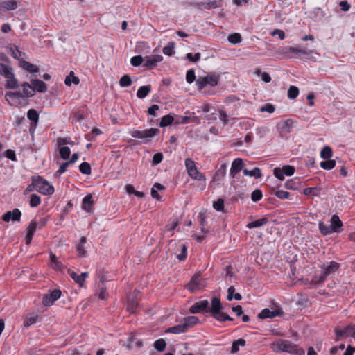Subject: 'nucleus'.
<instances>
[{
    "instance_id": "obj_5",
    "label": "nucleus",
    "mask_w": 355,
    "mask_h": 355,
    "mask_svg": "<svg viewBox=\"0 0 355 355\" xmlns=\"http://www.w3.org/2000/svg\"><path fill=\"white\" fill-rule=\"evenodd\" d=\"M159 133V130L157 128H149L144 130H135L130 132V135L134 138L142 139L143 142L147 141L154 136Z\"/></svg>"
},
{
    "instance_id": "obj_43",
    "label": "nucleus",
    "mask_w": 355,
    "mask_h": 355,
    "mask_svg": "<svg viewBox=\"0 0 355 355\" xmlns=\"http://www.w3.org/2000/svg\"><path fill=\"white\" fill-rule=\"evenodd\" d=\"M336 166V162L333 159H326L320 163V167L324 170H331Z\"/></svg>"
},
{
    "instance_id": "obj_6",
    "label": "nucleus",
    "mask_w": 355,
    "mask_h": 355,
    "mask_svg": "<svg viewBox=\"0 0 355 355\" xmlns=\"http://www.w3.org/2000/svg\"><path fill=\"white\" fill-rule=\"evenodd\" d=\"M185 166L189 175L191 178L198 181L205 182V176L198 171L195 162L191 159L187 158L185 159Z\"/></svg>"
},
{
    "instance_id": "obj_35",
    "label": "nucleus",
    "mask_w": 355,
    "mask_h": 355,
    "mask_svg": "<svg viewBox=\"0 0 355 355\" xmlns=\"http://www.w3.org/2000/svg\"><path fill=\"white\" fill-rule=\"evenodd\" d=\"M174 120H175L174 116H173L172 115H171V114L165 115L162 118L160 123H159V126L160 127L168 126V125L172 124L173 123H174Z\"/></svg>"
},
{
    "instance_id": "obj_47",
    "label": "nucleus",
    "mask_w": 355,
    "mask_h": 355,
    "mask_svg": "<svg viewBox=\"0 0 355 355\" xmlns=\"http://www.w3.org/2000/svg\"><path fill=\"white\" fill-rule=\"evenodd\" d=\"M101 130L98 128H94L89 133L87 134L85 137L89 141L95 140L96 136L101 134Z\"/></svg>"
},
{
    "instance_id": "obj_38",
    "label": "nucleus",
    "mask_w": 355,
    "mask_h": 355,
    "mask_svg": "<svg viewBox=\"0 0 355 355\" xmlns=\"http://www.w3.org/2000/svg\"><path fill=\"white\" fill-rule=\"evenodd\" d=\"M318 226L321 234L324 236L330 234L334 232L333 230H331V227L330 225H327L322 221L319 222Z\"/></svg>"
},
{
    "instance_id": "obj_3",
    "label": "nucleus",
    "mask_w": 355,
    "mask_h": 355,
    "mask_svg": "<svg viewBox=\"0 0 355 355\" xmlns=\"http://www.w3.org/2000/svg\"><path fill=\"white\" fill-rule=\"evenodd\" d=\"M32 181L33 185L39 193L44 195H51L54 193V187L42 177H33Z\"/></svg>"
},
{
    "instance_id": "obj_39",
    "label": "nucleus",
    "mask_w": 355,
    "mask_h": 355,
    "mask_svg": "<svg viewBox=\"0 0 355 355\" xmlns=\"http://www.w3.org/2000/svg\"><path fill=\"white\" fill-rule=\"evenodd\" d=\"M38 316L35 314H30L27 315L24 321V324L25 327H30L31 325L37 322Z\"/></svg>"
},
{
    "instance_id": "obj_2",
    "label": "nucleus",
    "mask_w": 355,
    "mask_h": 355,
    "mask_svg": "<svg viewBox=\"0 0 355 355\" xmlns=\"http://www.w3.org/2000/svg\"><path fill=\"white\" fill-rule=\"evenodd\" d=\"M339 263L336 261H331L329 265L324 264L321 268L322 272L320 275H315L312 279V282L315 284H320L329 275L334 274L339 268Z\"/></svg>"
},
{
    "instance_id": "obj_16",
    "label": "nucleus",
    "mask_w": 355,
    "mask_h": 355,
    "mask_svg": "<svg viewBox=\"0 0 355 355\" xmlns=\"http://www.w3.org/2000/svg\"><path fill=\"white\" fill-rule=\"evenodd\" d=\"M331 230L334 232H340L342 231L343 222L340 220L338 215H333L330 219Z\"/></svg>"
},
{
    "instance_id": "obj_41",
    "label": "nucleus",
    "mask_w": 355,
    "mask_h": 355,
    "mask_svg": "<svg viewBox=\"0 0 355 355\" xmlns=\"http://www.w3.org/2000/svg\"><path fill=\"white\" fill-rule=\"evenodd\" d=\"M5 98L7 101L13 100L15 98H23L22 93L20 91L17 92H6L5 93Z\"/></svg>"
},
{
    "instance_id": "obj_57",
    "label": "nucleus",
    "mask_w": 355,
    "mask_h": 355,
    "mask_svg": "<svg viewBox=\"0 0 355 355\" xmlns=\"http://www.w3.org/2000/svg\"><path fill=\"white\" fill-rule=\"evenodd\" d=\"M262 192L259 189H256L254 191H252L251 194V199L254 202H257L260 200L262 198Z\"/></svg>"
},
{
    "instance_id": "obj_37",
    "label": "nucleus",
    "mask_w": 355,
    "mask_h": 355,
    "mask_svg": "<svg viewBox=\"0 0 355 355\" xmlns=\"http://www.w3.org/2000/svg\"><path fill=\"white\" fill-rule=\"evenodd\" d=\"M332 155V149L329 146H324L320 151V157L324 159H329Z\"/></svg>"
},
{
    "instance_id": "obj_26",
    "label": "nucleus",
    "mask_w": 355,
    "mask_h": 355,
    "mask_svg": "<svg viewBox=\"0 0 355 355\" xmlns=\"http://www.w3.org/2000/svg\"><path fill=\"white\" fill-rule=\"evenodd\" d=\"M9 51H10V52L11 53V55L15 59H17V60H19L23 59V56L22 55H24V53H23L21 51H20L17 46L11 44L9 46Z\"/></svg>"
},
{
    "instance_id": "obj_50",
    "label": "nucleus",
    "mask_w": 355,
    "mask_h": 355,
    "mask_svg": "<svg viewBox=\"0 0 355 355\" xmlns=\"http://www.w3.org/2000/svg\"><path fill=\"white\" fill-rule=\"evenodd\" d=\"M166 345L165 340L162 338L158 339L154 343L155 348L159 352L164 351L166 347Z\"/></svg>"
},
{
    "instance_id": "obj_62",
    "label": "nucleus",
    "mask_w": 355,
    "mask_h": 355,
    "mask_svg": "<svg viewBox=\"0 0 355 355\" xmlns=\"http://www.w3.org/2000/svg\"><path fill=\"white\" fill-rule=\"evenodd\" d=\"M213 207L217 211H223L224 208V200L221 198L218 199L213 203Z\"/></svg>"
},
{
    "instance_id": "obj_54",
    "label": "nucleus",
    "mask_w": 355,
    "mask_h": 355,
    "mask_svg": "<svg viewBox=\"0 0 355 355\" xmlns=\"http://www.w3.org/2000/svg\"><path fill=\"white\" fill-rule=\"evenodd\" d=\"M71 154V150L69 147L64 146L60 148V155L63 159H67L69 158Z\"/></svg>"
},
{
    "instance_id": "obj_11",
    "label": "nucleus",
    "mask_w": 355,
    "mask_h": 355,
    "mask_svg": "<svg viewBox=\"0 0 355 355\" xmlns=\"http://www.w3.org/2000/svg\"><path fill=\"white\" fill-rule=\"evenodd\" d=\"M282 314L283 311L279 307H276L274 310H270L266 308L258 314V318L261 319L273 318L276 316H280Z\"/></svg>"
},
{
    "instance_id": "obj_20",
    "label": "nucleus",
    "mask_w": 355,
    "mask_h": 355,
    "mask_svg": "<svg viewBox=\"0 0 355 355\" xmlns=\"http://www.w3.org/2000/svg\"><path fill=\"white\" fill-rule=\"evenodd\" d=\"M31 83L33 85L35 92H44L47 90L46 85L44 82L40 80L32 79Z\"/></svg>"
},
{
    "instance_id": "obj_49",
    "label": "nucleus",
    "mask_w": 355,
    "mask_h": 355,
    "mask_svg": "<svg viewBox=\"0 0 355 355\" xmlns=\"http://www.w3.org/2000/svg\"><path fill=\"white\" fill-rule=\"evenodd\" d=\"M138 305V301L134 299L130 300V298L128 300V306H127V310L131 313H134L135 312V308Z\"/></svg>"
},
{
    "instance_id": "obj_4",
    "label": "nucleus",
    "mask_w": 355,
    "mask_h": 355,
    "mask_svg": "<svg viewBox=\"0 0 355 355\" xmlns=\"http://www.w3.org/2000/svg\"><path fill=\"white\" fill-rule=\"evenodd\" d=\"M272 345L275 349L290 354H297L300 349L296 345L286 340H278Z\"/></svg>"
},
{
    "instance_id": "obj_60",
    "label": "nucleus",
    "mask_w": 355,
    "mask_h": 355,
    "mask_svg": "<svg viewBox=\"0 0 355 355\" xmlns=\"http://www.w3.org/2000/svg\"><path fill=\"white\" fill-rule=\"evenodd\" d=\"M196 79L195 71L193 69H189L186 74V80L188 83H192Z\"/></svg>"
},
{
    "instance_id": "obj_64",
    "label": "nucleus",
    "mask_w": 355,
    "mask_h": 355,
    "mask_svg": "<svg viewBox=\"0 0 355 355\" xmlns=\"http://www.w3.org/2000/svg\"><path fill=\"white\" fill-rule=\"evenodd\" d=\"M293 121L291 119H287L282 122L281 129L282 131H286L287 132H290V128Z\"/></svg>"
},
{
    "instance_id": "obj_28",
    "label": "nucleus",
    "mask_w": 355,
    "mask_h": 355,
    "mask_svg": "<svg viewBox=\"0 0 355 355\" xmlns=\"http://www.w3.org/2000/svg\"><path fill=\"white\" fill-rule=\"evenodd\" d=\"M20 67L31 73H37L39 71V69L36 65H34L26 61H21L20 62Z\"/></svg>"
},
{
    "instance_id": "obj_29",
    "label": "nucleus",
    "mask_w": 355,
    "mask_h": 355,
    "mask_svg": "<svg viewBox=\"0 0 355 355\" xmlns=\"http://www.w3.org/2000/svg\"><path fill=\"white\" fill-rule=\"evenodd\" d=\"M243 173L245 175L254 177L256 179L261 177V170L258 167H255L251 171L245 168L243 170Z\"/></svg>"
},
{
    "instance_id": "obj_22",
    "label": "nucleus",
    "mask_w": 355,
    "mask_h": 355,
    "mask_svg": "<svg viewBox=\"0 0 355 355\" xmlns=\"http://www.w3.org/2000/svg\"><path fill=\"white\" fill-rule=\"evenodd\" d=\"M268 223V218L263 217V218H261L260 219H258L257 220L248 223L246 225V227L248 229H253V228H257V227H261L265 225L266 224H267Z\"/></svg>"
},
{
    "instance_id": "obj_48",
    "label": "nucleus",
    "mask_w": 355,
    "mask_h": 355,
    "mask_svg": "<svg viewBox=\"0 0 355 355\" xmlns=\"http://www.w3.org/2000/svg\"><path fill=\"white\" fill-rule=\"evenodd\" d=\"M299 94V89L295 86H291L288 90V97L290 99H295Z\"/></svg>"
},
{
    "instance_id": "obj_40",
    "label": "nucleus",
    "mask_w": 355,
    "mask_h": 355,
    "mask_svg": "<svg viewBox=\"0 0 355 355\" xmlns=\"http://www.w3.org/2000/svg\"><path fill=\"white\" fill-rule=\"evenodd\" d=\"M288 52L295 53L299 55H304V56L309 55L310 54V52L307 51L304 48H298V47H293V46H290L288 48Z\"/></svg>"
},
{
    "instance_id": "obj_1",
    "label": "nucleus",
    "mask_w": 355,
    "mask_h": 355,
    "mask_svg": "<svg viewBox=\"0 0 355 355\" xmlns=\"http://www.w3.org/2000/svg\"><path fill=\"white\" fill-rule=\"evenodd\" d=\"M223 306L220 302V298L214 297L211 300V306H208L207 313L211 315L218 321H232L233 318L223 312Z\"/></svg>"
},
{
    "instance_id": "obj_30",
    "label": "nucleus",
    "mask_w": 355,
    "mask_h": 355,
    "mask_svg": "<svg viewBox=\"0 0 355 355\" xmlns=\"http://www.w3.org/2000/svg\"><path fill=\"white\" fill-rule=\"evenodd\" d=\"M185 331H187V329L183 322L178 325L170 327L166 331L167 333H172L175 334L184 333Z\"/></svg>"
},
{
    "instance_id": "obj_55",
    "label": "nucleus",
    "mask_w": 355,
    "mask_h": 355,
    "mask_svg": "<svg viewBox=\"0 0 355 355\" xmlns=\"http://www.w3.org/2000/svg\"><path fill=\"white\" fill-rule=\"evenodd\" d=\"M228 41L232 44H237L241 42V36L239 33H233L228 36Z\"/></svg>"
},
{
    "instance_id": "obj_14",
    "label": "nucleus",
    "mask_w": 355,
    "mask_h": 355,
    "mask_svg": "<svg viewBox=\"0 0 355 355\" xmlns=\"http://www.w3.org/2000/svg\"><path fill=\"white\" fill-rule=\"evenodd\" d=\"M191 5L193 7H196L200 10L204 9H214L216 8L218 5V2L216 0H209L207 1H197V2H192Z\"/></svg>"
},
{
    "instance_id": "obj_36",
    "label": "nucleus",
    "mask_w": 355,
    "mask_h": 355,
    "mask_svg": "<svg viewBox=\"0 0 355 355\" xmlns=\"http://www.w3.org/2000/svg\"><path fill=\"white\" fill-rule=\"evenodd\" d=\"M174 119V123L175 124H186L193 121L195 118L192 119L191 117L187 116H175Z\"/></svg>"
},
{
    "instance_id": "obj_34",
    "label": "nucleus",
    "mask_w": 355,
    "mask_h": 355,
    "mask_svg": "<svg viewBox=\"0 0 355 355\" xmlns=\"http://www.w3.org/2000/svg\"><path fill=\"white\" fill-rule=\"evenodd\" d=\"M204 83L211 87L216 86L218 83V77L215 75H210L204 77Z\"/></svg>"
},
{
    "instance_id": "obj_23",
    "label": "nucleus",
    "mask_w": 355,
    "mask_h": 355,
    "mask_svg": "<svg viewBox=\"0 0 355 355\" xmlns=\"http://www.w3.org/2000/svg\"><path fill=\"white\" fill-rule=\"evenodd\" d=\"M87 242V239L85 236H82L80 239V242L76 246V251L78 255L81 257H85L87 256V251L85 249V244Z\"/></svg>"
},
{
    "instance_id": "obj_58",
    "label": "nucleus",
    "mask_w": 355,
    "mask_h": 355,
    "mask_svg": "<svg viewBox=\"0 0 355 355\" xmlns=\"http://www.w3.org/2000/svg\"><path fill=\"white\" fill-rule=\"evenodd\" d=\"M187 247L185 244L181 245V253L177 255L180 261H184L187 256Z\"/></svg>"
},
{
    "instance_id": "obj_44",
    "label": "nucleus",
    "mask_w": 355,
    "mask_h": 355,
    "mask_svg": "<svg viewBox=\"0 0 355 355\" xmlns=\"http://www.w3.org/2000/svg\"><path fill=\"white\" fill-rule=\"evenodd\" d=\"M174 49H175V42H168L167 45L165 47H164L163 53L166 55L171 56L174 53Z\"/></svg>"
},
{
    "instance_id": "obj_27",
    "label": "nucleus",
    "mask_w": 355,
    "mask_h": 355,
    "mask_svg": "<svg viewBox=\"0 0 355 355\" xmlns=\"http://www.w3.org/2000/svg\"><path fill=\"white\" fill-rule=\"evenodd\" d=\"M199 322V320L196 316H188L184 318L183 324L185 326L186 329L192 327L193 325L197 324Z\"/></svg>"
},
{
    "instance_id": "obj_15",
    "label": "nucleus",
    "mask_w": 355,
    "mask_h": 355,
    "mask_svg": "<svg viewBox=\"0 0 355 355\" xmlns=\"http://www.w3.org/2000/svg\"><path fill=\"white\" fill-rule=\"evenodd\" d=\"M202 279L200 274H196L193 276V277L189 281L187 284V288L193 292L196 289H199L204 286L202 283Z\"/></svg>"
},
{
    "instance_id": "obj_42",
    "label": "nucleus",
    "mask_w": 355,
    "mask_h": 355,
    "mask_svg": "<svg viewBox=\"0 0 355 355\" xmlns=\"http://www.w3.org/2000/svg\"><path fill=\"white\" fill-rule=\"evenodd\" d=\"M68 274L71 277V279L74 280V282L78 284L80 287H83L84 285V283L81 279L80 275H78L74 271L71 270H68Z\"/></svg>"
},
{
    "instance_id": "obj_31",
    "label": "nucleus",
    "mask_w": 355,
    "mask_h": 355,
    "mask_svg": "<svg viewBox=\"0 0 355 355\" xmlns=\"http://www.w3.org/2000/svg\"><path fill=\"white\" fill-rule=\"evenodd\" d=\"M79 82V78L74 76L73 71H71L64 80V83L67 86H70L72 83L75 85H78Z\"/></svg>"
},
{
    "instance_id": "obj_46",
    "label": "nucleus",
    "mask_w": 355,
    "mask_h": 355,
    "mask_svg": "<svg viewBox=\"0 0 355 355\" xmlns=\"http://www.w3.org/2000/svg\"><path fill=\"white\" fill-rule=\"evenodd\" d=\"M50 259H51V263L54 265L53 268L55 270H61L63 268L62 263L58 261L57 257L54 254L51 253Z\"/></svg>"
},
{
    "instance_id": "obj_10",
    "label": "nucleus",
    "mask_w": 355,
    "mask_h": 355,
    "mask_svg": "<svg viewBox=\"0 0 355 355\" xmlns=\"http://www.w3.org/2000/svg\"><path fill=\"white\" fill-rule=\"evenodd\" d=\"M21 211L15 208L12 211H8L4 213L1 217V219L6 223L10 222V220L13 222H19L21 220Z\"/></svg>"
},
{
    "instance_id": "obj_7",
    "label": "nucleus",
    "mask_w": 355,
    "mask_h": 355,
    "mask_svg": "<svg viewBox=\"0 0 355 355\" xmlns=\"http://www.w3.org/2000/svg\"><path fill=\"white\" fill-rule=\"evenodd\" d=\"M3 76L6 79L5 84L6 89H15L19 87L18 80L15 77V74L11 67L6 65Z\"/></svg>"
},
{
    "instance_id": "obj_63",
    "label": "nucleus",
    "mask_w": 355,
    "mask_h": 355,
    "mask_svg": "<svg viewBox=\"0 0 355 355\" xmlns=\"http://www.w3.org/2000/svg\"><path fill=\"white\" fill-rule=\"evenodd\" d=\"M275 195L282 200L289 198L290 193L283 190H278L275 192Z\"/></svg>"
},
{
    "instance_id": "obj_17",
    "label": "nucleus",
    "mask_w": 355,
    "mask_h": 355,
    "mask_svg": "<svg viewBox=\"0 0 355 355\" xmlns=\"http://www.w3.org/2000/svg\"><path fill=\"white\" fill-rule=\"evenodd\" d=\"M335 333L338 337L340 336H355V327L348 326L343 329H335Z\"/></svg>"
},
{
    "instance_id": "obj_61",
    "label": "nucleus",
    "mask_w": 355,
    "mask_h": 355,
    "mask_svg": "<svg viewBox=\"0 0 355 355\" xmlns=\"http://www.w3.org/2000/svg\"><path fill=\"white\" fill-rule=\"evenodd\" d=\"M186 57L189 61L197 62L200 59L201 55L200 53H196L194 55H193L191 53H188L186 55Z\"/></svg>"
},
{
    "instance_id": "obj_53",
    "label": "nucleus",
    "mask_w": 355,
    "mask_h": 355,
    "mask_svg": "<svg viewBox=\"0 0 355 355\" xmlns=\"http://www.w3.org/2000/svg\"><path fill=\"white\" fill-rule=\"evenodd\" d=\"M80 171L85 175H89L91 173V166L87 162H83L79 166Z\"/></svg>"
},
{
    "instance_id": "obj_32",
    "label": "nucleus",
    "mask_w": 355,
    "mask_h": 355,
    "mask_svg": "<svg viewBox=\"0 0 355 355\" xmlns=\"http://www.w3.org/2000/svg\"><path fill=\"white\" fill-rule=\"evenodd\" d=\"M245 345V340L243 338H239L236 340H234L232 343L231 353L235 354L239 350V347H243Z\"/></svg>"
},
{
    "instance_id": "obj_56",
    "label": "nucleus",
    "mask_w": 355,
    "mask_h": 355,
    "mask_svg": "<svg viewBox=\"0 0 355 355\" xmlns=\"http://www.w3.org/2000/svg\"><path fill=\"white\" fill-rule=\"evenodd\" d=\"M256 73L261 76L263 82L270 83L271 81V77L267 72H261L259 69H257Z\"/></svg>"
},
{
    "instance_id": "obj_21",
    "label": "nucleus",
    "mask_w": 355,
    "mask_h": 355,
    "mask_svg": "<svg viewBox=\"0 0 355 355\" xmlns=\"http://www.w3.org/2000/svg\"><path fill=\"white\" fill-rule=\"evenodd\" d=\"M94 205L93 197L92 194L87 195L82 202V209L85 211H89Z\"/></svg>"
},
{
    "instance_id": "obj_33",
    "label": "nucleus",
    "mask_w": 355,
    "mask_h": 355,
    "mask_svg": "<svg viewBox=\"0 0 355 355\" xmlns=\"http://www.w3.org/2000/svg\"><path fill=\"white\" fill-rule=\"evenodd\" d=\"M28 119L36 125L39 121V114L34 109H30L27 112Z\"/></svg>"
},
{
    "instance_id": "obj_25",
    "label": "nucleus",
    "mask_w": 355,
    "mask_h": 355,
    "mask_svg": "<svg viewBox=\"0 0 355 355\" xmlns=\"http://www.w3.org/2000/svg\"><path fill=\"white\" fill-rule=\"evenodd\" d=\"M151 91V86L150 85H144L140 87L137 92V96L139 98H144L146 97Z\"/></svg>"
},
{
    "instance_id": "obj_8",
    "label": "nucleus",
    "mask_w": 355,
    "mask_h": 355,
    "mask_svg": "<svg viewBox=\"0 0 355 355\" xmlns=\"http://www.w3.org/2000/svg\"><path fill=\"white\" fill-rule=\"evenodd\" d=\"M295 167L290 165L284 166L282 168H275L273 170L274 175L279 180L282 181L284 179V175L291 176L295 173Z\"/></svg>"
},
{
    "instance_id": "obj_59",
    "label": "nucleus",
    "mask_w": 355,
    "mask_h": 355,
    "mask_svg": "<svg viewBox=\"0 0 355 355\" xmlns=\"http://www.w3.org/2000/svg\"><path fill=\"white\" fill-rule=\"evenodd\" d=\"M284 186L288 189L295 190L297 189L298 183L294 180H289L285 182Z\"/></svg>"
},
{
    "instance_id": "obj_19",
    "label": "nucleus",
    "mask_w": 355,
    "mask_h": 355,
    "mask_svg": "<svg viewBox=\"0 0 355 355\" xmlns=\"http://www.w3.org/2000/svg\"><path fill=\"white\" fill-rule=\"evenodd\" d=\"M22 87V96L25 97H32L35 95V91L33 88V85H30L28 83L25 82L21 85Z\"/></svg>"
},
{
    "instance_id": "obj_9",
    "label": "nucleus",
    "mask_w": 355,
    "mask_h": 355,
    "mask_svg": "<svg viewBox=\"0 0 355 355\" xmlns=\"http://www.w3.org/2000/svg\"><path fill=\"white\" fill-rule=\"evenodd\" d=\"M163 60V57L160 55H148L144 58V61L143 64V67L146 69H153L157 64L162 62Z\"/></svg>"
},
{
    "instance_id": "obj_52",
    "label": "nucleus",
    "mask_w": 355,
    "mask_h": 355,
    "mask_svg": "<svg viewBox=\"0 0 355 355\" xmlns=\"http://www.w3.org/2000/svg\"><path fill=\"white\" fill-rule=\"evenodd\" d=\"M41 203L40 197L36 194H32L30 198V206L32 207H37Z\"/></svg>"
},
{
    "instance_id": "obj_51",
    "label": "nucleus",
    "mask_w": 355,
    "mask_h": 355,
    "mask_svg": "<svg viewBox=\"0 0 355 355\" xmlns=\"http://www.w3.org/2000/svg\"><path fill=\"white\" fill-rule=\"evenodd\" d=\"M144 58L141 55H135L133 56L130 60V63L134 67H138L142 63L144 64Z\"/></svg>"
},
{
    "instance_id": "obj_13",
    "label": "nucleus",
    "mask_w": 355,
    "mask_h": 355,
    "mask_svg": "<svg viewBox=\"0 0 355 355\" xmlns=\"http://www.w3.org/2000/svg\"><path fill=\"white\" fill-rule=\"evenodd\" d=\"M208 305V300H200L198 302H195L191 306H190L189 311L191 313H198L202 311L207 313Z\"/></svg>"
},
{
    "instance_id": "obj_45",
    "label": "nucleus",
    "mask_w": 355,
    "mask_h": 355,
    "mask_svg": "<svg viewBox=\"0 0 355 355\" xmlns=\"http://www.w3.org/2000/svg\"><path fill=\"white\" fill-rule=\"evenodd\" d=\"M132 80L129 75H123L119 80V85L121 87H129L132 85Z\"/></svg>"
},
{
    "instance_id": "obj_18",
    "label": "nucleus",
    "mask_w": 355,
    "mask_h": 355,
    "mask_svg": "<svg viewBox=\"0 0 355 355\" xmlns=\"http://www.w3.org/2000/svg\"><path fill=\"white\" fill-rule=\"evenodd\" d=\"M243 160L240 158L235 159L232 164L230 169V175L234 178L239 172L242 170Z\"/></svg>"
},
{
    "instance_id": "obj_12",
    "label": "nucleus",
    "mask_w": 355,
    "mask_h": 355,
    "mask_svg": "<svg viewBox=\"0 0 355 355\" xmlns=\"http://www.w3.org/2000/svg\"><path fill=\"white\" fill-rule=\"evenodd\" d=\"M61 293L62 292L59 289L53 290L49 294L44 295L42 303L46 306L52 305L55 301L60 298Z\"/></svg>"
},
{
    "instance_id": "obj_24",
    "label": "nucleus",
    "mask_w": 355,
    "mask_h": 355,
    "mask_svg": "<svg viewBox=\"0 0 355 355\" xmlns=\"http://www.w3.org/2000/svg\"><path fill=\"white\" fill-rule=\"evenodd\" d=\"M18 6V3L16 1H3L0 3L1 10H15Z\"/></svg>"
}]
</instances>
